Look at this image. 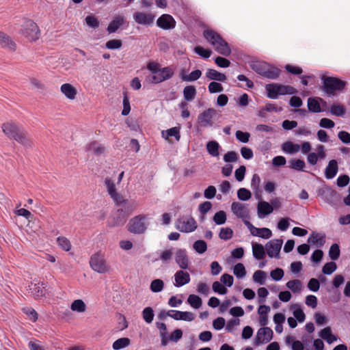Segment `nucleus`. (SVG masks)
<instances>
[{"label": "nucleus", "instance_id": "obj_1", "mask_svg": "<svg viewBox=\"0 0 350 350\" xmlns=\"http://www.w3.org/2000/svg\"><path fill=\"white\" fill-rule=\"evenodd\" d=\"M2 131L11 139H14L23 146L29 147L32 144L29 135L15 122H9L2 124Z\"/></svg>", "mask_w": 350, "mask_h": 350}, {"label": "nucleus", "instance_id": "obj_2", "mask_svg": "<svg viewBox=\"0 0 350 350\" xmlns=\"http://www.w3.org/2000/svg\"><path fill=\"white\" fill-rule=\"evenodd\" d=\"M203 36L218 53L224 56L230 55L231 49L228 43L217 31L212 29H204Z\"/></svg>", "mask_w": 350, "mask_h": 350}, {"label": "nucleus", "instance_id": "obj_3", "mask_svg": "<svg viewBox=\"0 0 350 350\" xmlns=\"http://www.w3.org/2000/svg\"><path fill=\"white\" fill-rule=\"evenodd\" d=\"M250 68L259 75L269 79L279 77L281 70L263 61H254L250 64Z\"/></svg>", "mask_w": 350, "mask_h": 350}, {"label": "nucleus", "instance_id": "obj_4", "mask_svg": "<svg viewBox=\"0 0 350 350\" xmlns=\"http://www.w3.org/2000/svg\"><path fill=\"white\" fill-rule=\"evenodd\" d=\"M267 96L271 99H276L280 95H292L297 93V90L288 85L270 83L265 86Z\"/></svg>", "mask_w": 350, "mask_h": 350}, {"label": "nucleus", "instance_id": "obj_5", "mask_svg": "<svg viewBox=\"0 0 350 350\" xmlns=\"http://www.w3.org/2000/svg\"><path fill=\"white\" fill-rule=\"evenodd\" d=\"M322 80L323 91L329 96H334L336 91H342L346 85L345 81L337 77H323Z\"/></svg>", "mask_w": 350, "mask_h": 350}, {"label": "nucleus", "instance_id": "obj_6", "mask_svg": "<svg viewBox=\"0 0 350 350\" xmlns=\"http://www.w3.org/2000/svg\"><path fill=\"white\" fill-rule=\"evenodd\" d=\"M21 33L29 41H36L40 36V31L37 24L31 19H25L21 29Z\"/></svg>", "mask_w": 350, "mask_h": 350}, {"label": "nucleus", "instance_id": "obj_7", "mask_svg": "<svg viewBox=\"0 0 350 350\" xmlns=\"http://www.w3.org/2000/svg\"><path fill=\"white\" fill-rule=\"evenodd\" d=\"M90 267L99 273H105L111 270L110 266L107 264L105 256L100 252L92 255L90 259Z\"/></svg>", "mask_w": 350, "mask_h": 350}, {"label": "nucleus", "instance_id": "obj_8", "mask_svg": "<svg viewBox=\"0 0 350 350\" xmlns=\"http://www.w3.org/2000/svg\"><path fill=\"white\" fill-rule=\"evenodd\" d=\"M217 114V111L213 108L204 110L198 116V122L201 127L212 126L213 125V117Z\"/></svg>", "mask_w": 350, "mask_h": 350}, {"label": "nucleus", "instance_id": "obj_9", "mask_svg": "<svg viewBox=\"0 0 350 350\" xmlns=\"http://www.w3.org/2000/svg\"><path fill=\"white\" fill-rule=\"evenodd\" d=\"M273 331L269 327L260 328L254 339V345L259 346L261 344L268 343L273 338Z\"/></svg>", "mask_w": 350, "mask_h": 350}, {"label": "nucleus", "instance_id": "obj_10", "mask_svg": "<svg viewBox=\"0 0 350 350\" xmlns=\"http://www.w3.org/2000/svg\"><path fill=\"white\" fill-rule=\"evenodd\" d=\"M174 72L170 67L160 68L154 75L149 77V81L153 83H159L170 79Z\"/></svg>", "mask_w": 350, "mask_h": 350}, {"label": "nucleus", "instance_id": "obj_11", "mask_svg": "<svg viewBox=\"0 0 350 350\" xmlns=\"http://www.w3.org/2000/svg\"><path fill=\"white\" fill-rule=\"evenodd\" d=\"M282 243V239H273L269 241L265 245L267 255L270 258H278Z\"/></svg>", "mask_w": 350, "mask_h": 350}, {"label": "nucleus", "instance_id": "obj_12", "mask_svg": "<svg viewBox=\"0 0 350 350\" xmlns=\"http://www.w3.org/2000/svg\"><path fill=\"white\" fill-rule=\"evenodd\" d=\"M245 225L249 228L250 232L254 236H257L263 239H269L271 237V230L267 228H258L254 227L249 220H243Z\"/></svg>", "mask_w": 350, "mask_h": 350}, {"label": "nucleus", "instance_id": "obj_13", "mask_svg": "<svg viewBox=\"0 0 350 350\" xmlns=\"http://www.w3.org/2000/svg\"><path fill=\"white\" fill-rule=\"evenodd\" d=\"M155 16L151 13L136 12L133 14V19L137 24L143 25H151L154 20Z\"/></svg>", "mask_w": 350, "mask_h": 350}, {"label": "nucleus", "instance_id": "obj_14", "mask_svg": "<svg viewBox=\"0 0 350 350\" xmlns=\"http://www.w3.org/2000/svg\"><path fill=\"white\" fill-rule=\"evenodd\" d=\"M231 209L233 213L239 219H247L249 217V209L247 205L234 202L231 205Z\"/></svg>", "mask_w": 350, "mask_h": 350}, {"label": "nucleus", "instance_id": "obj_15", "mask_svg": "<svg viewBox=\"0 0 350 350\" xmlns=\"http://www.w3.org/2000/svg\"><path fill=\"white\" fill-rule=\"evenodd\" d=\"M157 25L163 29L169 30L175 27L176 21L171 15L163 14L157 19Z\"/></svg>", "mask_w": 350, "mask_h": 350}, {"label": "nucleus", "instance_id": "obj_16", "mask_svg": "<svg viewBox=\"0 0 350 350\" xmlns=\"http://www.w3.org/2000/svg\"><path fill=\"white\" fill-rule=\"evenodd\" d=\"M176 228L183 232H190L197 228L196 220H177Z\"/></svg>", "mask_w": 350, "mask_h": 350}, {"label": "nucleus", "instance_id": "obj_17", "mask_svg": "<svg viewBox=\"0 0 350 350\" xmlns=\"http://www.w3.org/2000/svg\"><path fill=\"white\" fill-rule=\"evenodd\" d=\"M111 198L117 205H121L123 204L124 208L128 209L127 212L133 211L136 208L137 205L135 201H129L127 200H124L123 196L120 195L118 192L115 194V196Z\"/></svg>", "mask_w": 350, "mask_h": 350}, {"label": "nucleus", "instance_id": "obj_18", "mask_svg": "<svg viewBox=\"0 0 350 350\" xmlns=\"http://www.w3.org/2000/svg\"><path fill=\"white\" fill-rule=\"evenodd\" d=\"M20 223H17V225L21 228L25 229V230L31 234L36 232L40 228L39 220H19Z\"/></svg>", "mask_w": 350, "mask_h": 350}, {"label": "nucleus", "instance_id": "obj_19", "mask_svg": "<svg viewBox=\"0 0 350 350\" xmlns=\"http://www.w3.org/2000/svg\"><path fill=\"white\" fill-rule=\"evenodd\" d=\"M175 261L182 269H187L189 267V258L185 250L179 249L176 251Z\"/></svg>", "mask_w": 350, "mask_h": 350}, {"label": "nucleus", "instance_id": "obj_20", "mask_svg": "<svg viewBox=\"0 0 350 350\" xmlns=\"http://www.w3.org/2000/svg\"><path fill=\"white\" fill-rule=\"evenodd\" d=\"M320 102L323 104V105H327L326 102L321 98H309L308 99V108L309 111L312 113H319L323 111L321 107Z\"/></svg>", "mask_w": 350, "mask_h": 350}, {"label": "nucleus", "instance_id": "obj_21", "mask_svg": "<svg viewBox=\"0 0 350 350\" xmlns=\"http://www.w3.org/2000/svg\"><path fill=\"white\" fill-rule=\"evenodd\" d=\"M0 46L10 51H15L16 44L12 39L5 33L0 31Z\"/></svg>", "mask_w": 350, "mask_h": 350}, {"label": "nucleus", "instance_id": "obj_22", "mask_svg": "<svg viewBox=\"0 0 350 350\" xmlns=\"http://www.w3.org/2000/svg\"><path fill=\"white\" fill-rule=\"evenodd\" d=\"M126 23V18L123 16L118 15L116 16L109 24L107 31L108 33H115L120 27Z\"/></svg>", "mask_w": 350, "mask_h": 350}, {"label": "nucleus", "instance_id": "obj_23", "mask_svg": "<svg viewBox=\"0 0 350 350\" xmlns=\"http://www.w3.org/2000/svg\"><path fill=\"white\" fill-rule=\"evenodd\" d=\"M127 227L128 230L134 234L144 233L146 229V226L142 220H130Z\"/></svg>", "mask_w": 350, "mask_h": 350}, {"label": "nucleus", "instance_id": "obj_24", "mask_svg": "<svg viewBox=\"0 0 350 350\" xmlns=\"http://www.w3.org/2000/svg\"><path fill=\"white\" fill-rule=\"evenodd\" d=\"M175 286L177 287L182 286L190 282V275L188 272L179 270L174 274Z\"/></svg>", "mask_w": 350, "mask_h": 350}, {"label": "nucleus", "instance_id": "obj_25", "mask_svg": "<svg viewBox=\"0 0 350 350\" xmlns=\"http://www.w3.org/2000/svg\"><path fill=\"white\" fill-rule=\"evenodd\" d=\"M338 171V162L335 159L330 160L325 170V176L327 179H332Z\"/></svg>", "mask_w": 350, "mask_h": 350}, {"label": "nucleus", "instance_id": "obj_26", "mask_svg": "<svg viewBox=\"0 0 350 350\" xmlns=\"http://www.w3.org/2000/svg\"><path fill=\"white\" fill-rule=\"evenodd\" d=\"M62 93L68 99L74 100L76 98L77 91L76 88L70 83H64L61 85Z\"/></svg>", "mask_w": 350, "mask_h": 350}, {"label": "nucleus", "instance_id": "obj_27", "mask_svg": "<svg viewBox=\"0 0 350 350\" xmlns=\"http://www.w3.org/2000/svg\"><path fill=\"white\" fill-rule=\"evenodd\" d=\"M273 211V206L265 201L260 202L258 204V213L259 217H265Z\"/></svg>", "mask_w": 350, "mask_h": 350}, {"label": "nucleus", "instance_id": "obj_28", "mask_svg": "<svg viewBox=\"0 0 350 350\" xmlns=\"http://www.w3.org/2000/svg\"><path fill=\"white\" fill-rule=\"evenodd\" d=\"M308 242L316 245L317 247H322L325 243V235L312 232L309 237Z\"/></svg>", "mask_w": 350, "mask_h": 350}, {"label": "nucleus", "instance_id": "obj_29", "mask_svg": "<svg viewBox=\"0 0 350 350\" xmlns=\"http://www.w3.org/2000/svg\"><path fill=\"white\" fill-rule=\"evenodd\" d=\"M87 150L92 152L95 155H100L104 153L105 148L96 141H92L87 145Z\"/></svg>", "mask_w": 350, "mask_h": 350}, {"label": "nucleus", "instance_id": "obj_30", "mask_svg": "<svg viewBox=\"0 0 350 350\" xmlns=\"http://www.w3.org/2000/svg\"><path fill=\"white\" fill-rule=\"evenodd\" d=\"M206 77L210 80L218 81H225L226 80V76L224 74L211 68L207 70Z\"/></svg>", "mask_w": 350, "mask_h": 350}, {"label": "nucleus", "instance_id": "obj_31", "mask_svg": "<svg viewBox=\"0 0 350 350\" xmlns=\"http://www.w3.org/2000/svg\"><path fill=\"white\" fill-rule=\"evenodd\" d=\"M46 287V284L44 282H38L34 284V288L31 290L36 299L40 298L45 295Z\"/></svg>", "mask_w": 350, "mask_h": 350}, {"label": "nucleus", "instance_id": "obj_32", "mask_svg": "<svg viewBox=\"0 0 350 350\" xmlns=\"http://www.w3.org/2000/svg\"><path fill=\"white\" fill-rule=\"evenodd\" d=\"M319 336L323 339L326 340V342L329 344H331L337 340V337L335 335L332 334L331 328L329 327L323 328L319 332Z\"/></svg>", "mask_w": 350, "mask_h": 350}, {"label": "nucleus", "instance_id": "obj_33", "mask_svg": "<svg viewBox=\"0 0 350 350\" xmlns=\"http://www.w3.org/2000/svg\"><path fill=\"white\" fill-rule=\"evenodd\" d=\"M202 75V72L200 70H195L189 75H185L183 70L180 75V78L184 81H194L198 80Z\"/></svg>", "mask_w": 350, "mask_h": 350}, {"label": "nucleus", "instance_id": "obj_34", "mask_svg": "<svg viewBox=\"0 0 350 350\" xmlns=\"http://www.w3.org/2000/svg\"><path fill=\"white\" fill-rule=\"evenodd\" d=\"M282 150L290 154H295L300 150V146L291 142H286L282 146Z\"/></svg>", "mask_w": 350, "mask_h": 350}, {"label": "nucleus", "instance_id": "obj_35", "mask_svg": "<svg viewBox=\"0 0 350 350\" xmlns=\"http://www.w3.org/2000/svg\"><path fill=\"white\" fill-rule=\"evenodd\" d=\"M219 144L216 141H210L206 144V150L212 157H216L219 155Z\"/></svg>", "mask_w": 350, "mask_h": 350}, {"label": "nucleus", "instance_id": "obj_36", "mask_svg": "<svg viewBox=\"0 0 350 350\" xmlns=\"http://www.w3.org/2000/svg\"><path fill=\"white\" fill-rule=\"evenodd\" d=\"M253 255L257 260L264 258L265 256V248L260 243H254L252 245Z\"/></svg>", "mask_w": 350, "mask_h": 350}, {"label": "nucleus", "instance_id": "obj_37", "mask_svg": "<svg viewBox=\"0 0 350 350\" xmlns=\"http://www.w3.org/2000/svg\"><path fill=\"white\" fill-rule=\"evenodd\" d=\"M131 344V340L129 338H120L113 342L112 347L114 350H120L126 348Z\"/></svg>", "mask_w": 350, "mask_h": 350}, {"label": "nucleus", "instance_id": "obj_38", "mask_svg": "<svg viewBox=\"0 0 350 350\" xmlns=\"http://www.w3.org/2000/svg\"><path fill=\"white\" fill-rule=\"evenodd\" d=\"M196 95V89L193 85H187L183 90L184 98L187 101H191L194 99Z\"/></svg>", "mask_w": 350, "mask_h": 350}, {"label": "nucleus", "instance_id": "obj_39", "mask_svg": "<svg viewBox=\"0 0 350 350\" xmlns=\"http://www.w3.org/2000/svg\"><path fill=\"white\" fill-rule=\"evenodd\" d=\"M162 136L166 139H168L170 137H174L177 141H179L180 138V129L175 126L167 130L165 132L162 131Z\"/></svg>", "mask_w": 350, "mask_h": 350}, {"label": "nucleus", "instance_id": "obj_40", "mask_svg": "<svg viewBox=\"0 0 350 350\" xmlns=\"http://www.w3.org/2000/svg\"><path fill=\"white\" fill-rule=\"evenodd\" d=\"M330 112L336 116L342 117L346 113V109L343 105L334 104L330 107Z\"/></svg>", "mask_w": 350, "mask_h": 350}, {"label": "nucleus", "instance_id": "obj_41", "mask_svg": "<svg viewBox=\"0 0 350 350\" xmlns=\"http://www.w3.org/2000/svg\"><path fill=\"white\" fill-rule=\"evenodd\" d=\"M70 309L72 311L84 312L86 310V305L82 299H76L71 304Z\"/></svg>", "mask_w": 350, "mask_h": 350}, {"label": "nucleus", "instance_id": "obj_42", "mask_svg": "<svg viewBox=\"0 0 350 350\" xmlns=\"http://www.w3.org/2000/svg\"><path fill=\"white\" fill-rule=\"evenodd\" d=\"M188 304L193 308L198 309L202 304V299L196 295H190L187 299Z\"/></svg>", "mask_w": 350, "mask_h": 350}, {"label": "nucleus", "instance_id": "obj_43", "mask_svg": "<svg viewBox=\"0 0 350 350\" xmlns=\"http://www.w3.org/2000/svg\"><path fill=\"white\" fill-rule=\"evenodd\" d=\"M233 272L237 278H243L247 273L244 265L240 262L234 265Z\"/></svg>", "mask_w": 350, "mask_h": 350}, {"label": "nucleus", "instance_id": "obj_44", "mask_svg": "<svg viewBox=\"0 0 350 350\" xmlns=\"http://www.w3.org/2000/svg\"><path fill=\"white\" fill-rule=\"evenodd\" d=\"M164 287V282L160 279H155L152 281L150 288L154 293L161 292Z\"/></svg>", "mask_w": 350, "mask_h": 350}, {"label": "nucleus", "instance_id": "obj_45", "mask_svg": "<svg viewBox=\"0 0 350 350\" xmlns=\"http://www.w3.org/2000/svg\"><path fill=\"white\" fill-rule=\"evenodd\" d=\"M193 249L199 254L204 253L207 250V244L203 240H198L193 245Z\"/></svg>", "mask_w": 350, "mask_h": 350}, {"label": "nucleus", "instance_id": "obj_46", "mask_svg": "<svg viewBox=\"0 0 350 350\" xmlns=\"http://www.w3.org/2000/svg\"><path fill=\"white\" fill-rule=\"evenodd\" d=\"M339 245L336 243L332 244L329 250V256L332 260H336L340 256Z\"/></svg>", "mask_w": 350, "mask_h": 350}, {"label": "nucleus", "instance_id": "obj_47", "mask_svg": "<svg viewBox=\"0 0 350 350\" xmlns=\"http://www.w3.org/2000/svg\"><path fill=\"white\" fill-rule=\"evenodd\" d=\"M289 164L290 167L297 171L304 170L306 166L305 162L301 159H292L289 161Z\"/></svg>", "mask_w": 350, "mask_h": 350}, {"label": "nucleus", "instance_id": "obj_48", "mask_svg": "<svg viewBox=\"0 0 350 350\" xmlns=\"http://www.w3.org/2000/svg\"><path fill=\"white\" fill-rule=\"evenodd\" d=\"M142 316L144 320L147 323H150L153 321L154 319V312L152 308L146 307L142 311Z\"/></svg>", "mask_w": 350, "mask_h": 350}, {"label": "nucleus", "instance_id": "obj_49", "mask_svg": "<svg viewBox=\"0 0 350 350\" xmlns=\"http://www.w3.org/2000/svg\"><path fill=\"white\" fill-rule=\"evenodd\" d=\"M286 286L294 293L299 292L301 291V282L299 280H293L288 281Z\"/></svg>", "mask_w": 350, "mask_h": 350}, {"label": "nucleus", "instance_id": "obj_50", "mask_svg": "<svg viewBox=\"0 0 350 350\" xmlns=\"http://www.w3.org/2000/svg\"><path fill=\"white\" fill-rule=\"evenodd\" d=\"M266 278V273L265 271L261 270H258L254 272L253 275V280L255 282L262 285L265 284Z\"/></svg>", "mask_w": 350, "mask_h": 350}, {"label": "nucleus", "instance_id": "obj_51", "mask_svg": "<svg viewBox=\"0 0 350 350\" xmlns=\"http://www.w3.org/2000/svg\"><path fill=\"white\" fill-rule=\"evenodd\" d=\"M105 184L107 189V192L110 197L115 196V194L117 193L116 185L110 178H106L105 180Z\"/></svg>", "mask_w": 350, "mask_h": 350}, {"label": "nucleus", "instance_id": "obj_52", "mask_svg": "<svg viewBox=\"0 0 350 350\" xmlns=\"http://www.w3.org/2000/svg\"><path fill=\"white\" fill-rule=\"evenodd\" d=\"M122 46V42L121 40L113 39L109 40L105 44V46L108 49L114 50L121 48Z\"/></svg>", "mask_w": 350, "mask_h": 350}, {"label": "nucleus", "instance_id": "obj_53", "mask_svg": "<svg viewBox=\"0 0 350 350\" xmlns=\"http://www.w3.org/2000/svg\"><path fill=\"white\" fill-rule=\"evenodd\" d=\"M194 51L198 55L203 58H208L212 54V51L210 49H204L202 46H197L194 48Z\"/></svg>", "mask_w": 350, "mask_h": 350}, {"label": "nucleus", "instance_id": "obj_54", "mask_svg": "<svg viewBox=\"0 0 350 350\" xmlns=\"http://www.w3.org/2000/svg\"><path fill=\"white\" fill-rule=\"evenodd\" d=\"M14 212L16 216H22L25 217L26 219H29V217H31V212L25 208H21V204L16 206Z\"/></svg>", "mask_w": 350, "mask_h": 350}, {"label": "nucleus", "instance_id": "obj_55", "mask_svg": "<svg viewBox=\"0 0 350 350\" xmlns=\"http://www.w3.org/2000/svg\"><path fill=\"white\" fill-rule=\"evenodd\" d=\"M123 95V110L122 111V115L127 116L131 111L130 102L127 93L124 92Z\"/></svg>", "mask_w": 350, "mask_h": 350}, {"label": "nucleus", "instance_id": "obj_56", "mask_svg": "<svg viewBox=\"0 0 350 350\" xmlns=\"http://www.w3.org/2000/svg\"><path fill=\"white\" fill-rule=\"evenodd\" d=\"M57 241L60 247H62L64 250L68 252L71 248L70 242L68 239L64 237H59L57 238Z\"/></svg>", "mask_w": 350, "mask_h": 350}, {"label": "nucleus", "instance_id": "obj_57", "mask_svg": "<svg viewBox=\"0 0 350 350\" xmlns=\"http://www.w3.org/2000/svg\"><path fill=\"white\" fill-rule=\"evenodd\" d=\"M336 268L337 266L334 262H327L323 267L322 272L324 274L330 275L336 271Z\"/></svg>", "mask_w": 350, "mask_h": 350}, {"label": "nucleus", "instance_id": "obj_58", "mask_svg": "<svg viewBox=\"0 0 350 350\" xmlns=\"http://www.w3.org/2000/svg\"><path fill=\"white\" fill-rule=\"evenodd\" d=\"M85 23L90 27L96 29L99 27L100 23L96 17L92 15H88L85 17Z\"/></svg>", "mask_w": 350, "mask_h": 350}, {"label": "nucleus", "instance_id": "obj_59", "mask_svg": "<svg viewBox=\"0 0 350 350\" xmlns=\"http://www.w3.org/2000/svg\"><path fill=\"white\" fill-rule=\"evenodd\" d=\"M233 234V231L230 228H222L219 232V238L221 239L227 241L232 238Z\"/></svg>", "mask_w": 350, "mask_h": 350}, {"label": "nucleus", "instance_id": "obj_60", "mask_svg": "<svg viewBox=\"0 0 350 350\" xmlns=\"http://www.w3.org/2000/svg\"><path fill=\"white\" fill-rule=\"evenodd\" d=\"M237 196L239 200L245 201V200H249L251 198L252 194H251V192L248 189H247L245 188H240L237 191Z\"/></svg>", "mask_w": 350, "mask_h": 350}, {"label": "nucleus", "instance_id": "obj_61", "mask_svg": "<svg viewBox=\"0 0 350 350\" xmlns=\"http://www.w3.org/2000/svg\"><path fill=\"white\" fill-rule=\"evenodd\" d=\"M213 290L220 295H225L228 292L227 288L217 281L213 282Z\"/></svg>", "mask_w": 350, "mask_h": 350}, {"label": "nucleus", "instance_id": "obj_62", "mask_svg": "<svg viewBox=\"0 0 350 350\" xmlns=\"http://www.w3.org/2000/svg\"><path fill=\"white\" fill-rule=\"evenodd\" d=\"M208 88L210 93H217L221 92L224 90L221 84L215 81L211 82L208 85Z\"/></svg>", "mask_w": 350, "mask_h": 350}, {"label": "nucleus", "instance_id": "obj_63", "mask_svg": "<svg viewBox=\"0 0 350 350\" xmlns=\"http://www.w3.org/2000/svg\"><path fill=\"white\" fill-rule=\"evenodd\" d=\"M239 159V154L234 151H229L224 156V160L226 163L235 162Z\"/></svg>", "mask_w": 350, "mask_h": 350}, {"label": "nucleus", "instance_id": "obj_64", "mask_svg": "<svg viewBox=\"0 0 350 350\" xmlns=\"http://www.w3.org/2000/svg\"><path fill=\"white\" fill-rule=\"evenodd\" d=\"M237 139L243 143H247L249 142L250 135L247 132H243L241 131H237L235 133Z\"/></svg>", "mask_w": 350, "mask_h": 350}]
</instances>
